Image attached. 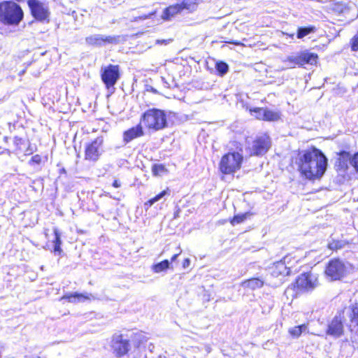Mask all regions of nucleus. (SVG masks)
<instances>
[{
  "label": "nucleus",
  "instance_id": "obj_1",
  "mask_svg": "<svg viewBox=\"0 0 358 358\" xmlns=\"http://www.w3.org/2000/svg\"><path fill=\"white\" fill-rule=\"evenodd\" d=\"M299 160V171L309 180L320 178L327 169V158L317 148L306 151Z\"/></svg>",
  "mask_w": 358,
  "mask_h": 358
},
{
  "label": "nucleus",
  "instance_id": "obj_2",
  "mask_svg": "<svg viewBox=\"0 0 358 358\" xmlns=\"http://www.w3.org/2000/svg\"><path fill=\"white\" fill-rule=\"evenodd\" d=\"M23 18V11L16 3H0V21L6 24H18Z\"/></svg>",
  "mask_w": 358,
  "mask_h": 358
},
{
  "label": "nucleus",
  "instance_id": "obj_3",
  "mask_svg": "<svg viewBox=\"0 0 358 358\" xmlns=\"http://www.w3.org/2000/svg\"><path fill=\"white\" fill-rule=\"evenodd\" d=\"M350 263L340 259H332L326 265L324 273L330 281L341 280L349 273Z\"/></svg>",
  "mask_w": 358,
  "mask_h": 358
},
{
  "label": "nucleus",
  "instance_id": "obj_4",
  "mask_svg": "<svg viewBox=\"0 0 358 358\" xmlns=\"http://www.w3.org/2000/svg\"><path fill=\"white\" fill-rule=\"evenodd\" d=\"M141 121L149 129L155 131L167 127L166 115L164 110L152 108L146 110L141 116Z\"/></svg>",
  "mask_w": 358,
  "mask_h": 358
},
{
  "label": "nucleus",
  "instance_id": "obj_5",
  "mask_svg": "<svg viewBox=\"0 0 358 358\" xmlns=\"http://www.w3.org/2000/svg\"><path fill=\"white\" fill-rule=\"evenodd\" d=\"M243 162V156L237 152L224 155L220 162V170L224 174H232L240 169Z\"/></svg>",
  "mask_w": 358,
  "mask_h": 358
},
{
  "label": "nucleus",
  "instance_id": "obj_6",
  "mask_svg": "<svg viewBox=\"0 0 358 358\" xmlns=\"http://www.w3.org/2000/svg\"><path fill=\"white\" fill-rule=\"evenodd\" d=\"M271 146L270 137L266 134L257 136L248 148L250 155L263 156Z\"/></svg>",
  "mask_w": 358,
  "mask_h": 358
},
{
  "label": "nucleus",
  "instance_id": "obj_7",
  "mask_svg": "<svg viewBox=\"0 0 358 358\" xmlns=\"http://www.w3.org/2000/svg\"><path fill=\"white\" fill-rule=\"evenodd\" d=\"M111 348L115 356L121 357L129 352L131 346L126 336L115 334L112 338Z\"/></svg>",
  "mask_w": 358,
  "mask_h": 358
},
{
  "label": "nucleus",
  "instance_id": "obj_8",
  "mask_svg": "<svg viewBox=\"0 0 358 358\" xmlns=\"http://www.w3.org/2000/svg\"><path fill=\"white\" fill-rule=\"evenodd\" d=\"M120 42V36H106L102 34L90 35L85 38V43L89 45L102 47L107 44L117 45Z\"/></svg>",
  "mask_w": 358,
  "mask_h": 358
},
{
  "label": "nucleus",
  "instance_id": "obj_9",
  "mask_svg": "<svg viewBox=\"0 0 358 358\" xmlns=\"http://www.w3.org/2000/svg\"><path fill=\"white\" fill-rule=\"evenodd\" d=\"M318 285L317 278L311 273L300 275L294 283V287L300 291H312Z\"/></svg>",
  "mask_w": 358,
  "mask_h": 358
},
{
  "label": "nucleus",
  "instance_id": "obj_10",
  "mask_svg": "<svg viewBox=\"0 0 358 358\" xmlns=\"http://www.w3.org/2000/svg\"><path fill=\"white\" fill-rule=\"evenodd\" d=\"M27 4L31 15L38 21H44L49 17L48 7L38 0H28Z\"/></svg>",
  "mask_w": 358,
  "mask_h": 358
},
{
  "label": "nucleus",
  "instance_id": "obj_11",
  "mask_svg": "<svg viewBox=\"0 0 358 358\" xmlns=\"http://www.w3.org/2000/svg\"><path fill=\"white\" fill-rule=\"evenodd\" d=\"M345 315H343V312L340 313L338 315H336L332 320L329 323L326 334L327 336L337 338L341 336L344 332V327L343 317Z\"/></svg>",
  "mask_w": 358,
  "mask_h": 358
},
{
  "label": "nucleus",
  "instance_id": "obj_12",
  "mask_svg": "<svg viewBox=\"0 0 358 358\" xmlns=\"http://www.w3.org/2000/svg\"><path fill=\"white\" fill-rule=\"evenodd\" d=\"M119 78V67L115 65L110 64L103 69L101 73L102 81L108 89L113 87Z\"/></svg>",
  "mask_w": 358,
  "mask_h": 358
},
{
  "label": "nucleus",
  "instance_id": "obj_13",
  "mask_svg": "<svg viewBox=\"0 0 358 358\" xmlns=\"http://www.w3.org/2000/svg\"><path fill=\"white\" fill-rule=\"evenodd\" d=\"M103 144L102 138L94 139L85 148V159L96 162L101 155V148Z\"/></svg>",
  "mask_w": 358,
  "mask_h": 358
},
{
  "label": "nucleus",
  "instance_id": "obj_14",
  "mask_svg": "<svg viewBox=\"0 0 358 358\" xmlns=\"http://www.w3.org/2000/svg\"><path fill=\"white\" fill-rule=\"evenodd\" d=\"M271 275L275 278L279 276H287L290 275L291 268L285 265V263L282 261H279L273 264V266L271 267Z\"/></svg>",
  "mask_w": 358,
  "mask_h": 358
},
{
  "label": "nucleus",
  "instance_id": "obj_15",
  "mask_svg": "<svg viewBox=\"0 0 358 358\" xmlns=\"http://www.w3.org/2000/svg\"><path fill=\"white\" fill-rule=\"evenodd\" d=\"M144 131L141 124H138L136 127H131L129 129L125 131L123 134L124 141L127 143L132 140L143 136Z\"/></svg>",
  "mask_w": 358,
  "mask_h": 358
},
{
  "label": "nucleus",
  "instance_id": "obj_16",
  "mask_svg": "<svg viewBox=\"0 0 358 358\" xmlns=\"http://www.w3.org/2000/svg\"><path fill=\"white\" fill-rule=\"evenodd\" d=\"M351 159L352 157L350 152L342 151L339 153V157L336 162V166H337L339 170L345 171L348 168V164H350Z\"/></svg>",
  "mask_w": 358,
  "mask_h": 358
},
{
  "label": "nucleus",
  "instance_id": "obj_17",
  "mask_svg": "<svg viewBox=\"0 0 358 358\" xmlns=\"http://www.w3.org/2000/svg\"><path fill=\"white\" fill-rule=\"evenodd\" d=\"M301 66L305 64H316L318 56L316 53L310 52L308 50L301 52Z\"/></svg>",
  "mask_w": 358,
  "mask_h": 358
},
{
  "label": "nucleus",
  "instance_id": "obj_18",
  "mask_svg": "<svg viewBox=\"0 0 358 358\" xmlns=\"http://www.w3.org/2000/svg\"><path fill=\"white\" fill-rule=\"evenodd\" d=\"M264 282L262 280L258 278H254L249 280H244L241 283L243 288H248L251 290L259 289L263 287Z\"/></svg>",
  "mask_w": 358,
  "mask_h": 358
},
{
  "label": "nucleus",
  "instance_id": "obj_19",
  "mask_svg": "<svg viewBox=\"0 0 358 358\" xmlns=\"http://www.w3.org/2000/svg\"><path fill=\"white\" fill-rule=\"evenodd\" d=\"M182 11L181 7L179 3L174 5H171L166 8L162 14V18L166 20H169L171 17L175 16L176 14L180 13Z\"/></svg>",
  "mask_w": 358,
  "mask_h": 358
},
{
  "label": "nucleus",
  "instance_id": "obj_20",
  "mask_svg": "<svg viewBox=\"0 0 358 358\" xmlns=\"http://www.w3.org/2000/svg\"><path fill=\"white\" fill-rule=\"evenodd\" d=\"M89 299L88 296L77 292L66 294L62 298V299H67L71 303L83 301L84 300Z\"/></svg>",
  "mask_w": 358,
  "mask_h": 358
},
{
  "label": "nucleus",
  "instance_id": "obj_21",
  "mask_svg": "<svg viewBox=\"0 0 358 358\" xmlns=\"http://www.w3.org/2000/svg\"><path fill=\"white\" fill-rule=\"evenodd\" d=\"M284 62L288 63L289 68H294L296 66H301V52L288 56Z\"/></svg>",
  "mask_w": 358,
  "mask_h": 358
},
{
  "label": "nucleus",
  "instance_id": "obj_22",
  "mask_svg": "<svg viewBox=\"0 0 358 358\" xmlns=\"http://www.w3.org/2000/svg\"><path fill=\"white\" fill-rule=\"evenodd\" d=\"M179 3L180 5L182 11L185 10L188 12H193L197 8L196 0H182Z\"/></svg>",
  "mask_w": 358,
  "mask_h": 358
},
{
  "label": "nucleus",
  "instance_id": "obj_23",
  "mask_svg": "<svg viewBox=\"0 0 358 358\" xmlns=\"http://www.w3.org/2000/svg\"><path fill=\"white\" fill-rule=\"evenodd\" d=\"M169 194V189H166L154 196L153 198L148 200L147 202L145 203L144 206L146 208H148L151 207L154 203L161 200L163 197H164L166 195Z\"/></svg>",
  "mask_w": 358,
  "mask_h": 358
},
{
  "label": "nucleus",
  "instance_id": "obj_24",
  "mask_svg": "<svg viewBox=\"0 0 358 358\" xmlns=\"http://www.w3.org/2000/svg\"><path fill=\"white\" fill-rule=\"evenodd\" d=\"M54 234H55V240L53 241L54 252L55 253L60 255L61 252H62V248H61V245H62L61 234L57 229H54Z\"/></svg>",
  "mask_w": 358,
  "mask_h": 358
},
{
  "label": "nucleus",
  "instance_id": "obj_25",
  "mask_svg": "<svg viewBox=\"0 0 358 358\" xmlns=\"http://www.w3.org/2000/svg\"><path fill=\"white\" fill-rule=\"evenodd\" d=\"M347 244L345 240H332L328 243V248L331 250H338L343 248Z\"/></svg>",
  "mask_w": 358,
  "mask_h": 358
},
{
  "label": "nucleus",
  "instance_id": "obj_26",
  "mask_svg": "<svg viewBox=\"0 0 358 358\" xmlns=\"http://www.w3.org/2000/svg\"><path fill=\"white\" fill-rule=\"evenodd\" d=\"M315 31V27L313 26L299 27L297 30L296 37L301 39L309 34L313 33Z\"/></svg>",
  "mask_w": 358,
  "mask_h": 358
},
{
  "label": "nucleus",
  "instance_id": "obj_27",
  "mask_svg": "<svg viewBox=\"0 0 358 358\" xmlns=\"http://www.w3.org/2000/svg\"><path fill=\"white\" fill-rule=\"evenodd\" d=\"M169 266H170V262L169 260L166 259L159 263L154 264L152 266V270L155 273H160V272L169 268Z\"/></svg>",
  "mask_w": 358,
  "mask_h": 358
},
{
  "label": "nucleus",
  "instance_id": "obj_28",
  "mask_svg": "<svg viewBox=\"0 0 358 358\" xmlns=\"http://www.w3.org/2000/svg\"><path fill=\"white\" fill-rule=\"evenodd\" d=\"M280 113L266 108L264 120L276 121L280 119Z\"/></svg>",
  "mask_w": 358,
  "mask_h": 358
},
{
  "label": "nucleus",
  "instance_id": "obj_29",
  "mask_svg": "<svg viewBox=\"0 0 358 358\" xmlns=\"http://www.w3.org/2000/svg\"><path fill=\"white\" fill-rule=\"evenodd\" d=\"M251 214L250 213L236 215L231 220V223L232 225H236L242 223Z\"/></svg>",
  "mask_w": 358,
  "mask_h": 358
},
{
  "label": "nucleus",
  "instance_id": "obj_30",
  "mask_svg": "<svg viewBox=\"0 0 358 358\" xmlns=\"http://www.w3.org/2000/svg\"><path fill=\"white\" fill-rule=\"evenodd\" d=\"M308 327L306 324H302L289 329V332L292 336L299 337L303 332L306 331Z\"/></svg>",
  "mask_w": 358,
  "mask_h": 358
},
{
  "label": "nucleus",
  "instance_id": "obj_31",
  "mask_svg": "<svg viewBox=\"0 0 358 358\" xmlns=\"http://www.w3.org/2000/svg\"><path fill=\"white\" fill-rule=\"evenodd\" d=\"M216 70L217 71L220 76H223L229 71V66L224 62H219L215 65Z\"/></svg>",
  "mask_w": 358,
  "mask_h": 358
},
{
  "label": "nucleus",
  "instance_id": "obj_32",
  "mask_svg": "<svg viewBox=\"0 0 358 358\" xmlns=\"http://www.w3.org/2000/svg\"><path fill=\"white\" fill-rule=\"evenodd\" d=\"M266 108H254L250 109V112L254 115L256 118L264 120Z\"/></svg>",
  "mask_w": 358,
  "mask_h": 358
},
{
  "label": "nucleus",
  "instance_id": "obj_33",
  "mask_svg": "<svg viewBox=\"0 0 358 358\" xmlns=\"http://www.w3.org/2000/svg\"><path fill=\"white\" fill-rule=\"evenodd\" d=\"M166 171V169L162 164H154L152 167V174L156 176H162Z\"/></svg>",
  "mask_w": 358,
  "mask_h": 358
},
{
  "label": "nucleus",
  "instance_id": "obj_34",
  "mask_svg": "<svg viewBox=\"0 0 358 358\" xmlns=\"http://www.w3.org/2000/svg\"><path fill=\"white\" fill-rule=\"evenodd\" d=\"M351 49L353 51H358V34L351 39Z\"/></svg>",
  "mask_w": 358,
  "mask_h": 358
},
{
  "label": "nucleus",
  "instance_id": "obj_35",
  "mask_svg": "<svg viewBox=\"0 0 358 358\" xmlns=\"http://www.w3.org/2000/svg\"><path fill=\"white\" fill-rule=\"evenodd\" d=\"M350 165H352L357 172H358V153L355 154L350 159Z\"/></svg>",
  "mask_w": 358,
  "mask_h": 358
},
{
  "label": "nucleus",
  "instance_id": "obj_36",
  "mask_svg": "<svg viewBox=\"0 0 358 358\" xmlns=\"http://www.w3.org/2000/svg\"><path fill=\"white\" fill-rule=\"evenodd\" d=\"M41 162V157L39 155H36L31 157L29 161V164H39Z\"/></svg>",
  "mask_w": 358,
  "mask_h": 358
},
{
  "label": "nucleus",
  "instance_id": "obj_37",
  "mask_svg": "<svg viewBox=\"0 0 358 358\" xmlns=\"http://www.w3.org/2000/svg\"><path fill=\"white\" fill-rule=\"evenodd\" d=\"M22 138L18 136H15L13 138V143L17 149H20V145L22 143Z\"/></svg>",
  "mask_w": 358,
  "mask_h": 358
},
{
  "label": "nucleus",
  "instance_id": "obj_38",
  "mask_svg": "<svg viewBox=\"0 0 358 358\" xmlns=\"http://www.w3.org/2000/svg\"><path fill=\"white\" fill-rule=\"evenodd\" d=\"M172 41V39H158L156 40L155 43L160 45H166Z\"/></svg>",
  "mask_w": 358,
  "mask_h": 358
},
{
  "label": "nucleus",
  "instance_id": "obj_39",
  "mask_svg": "<svg viewBox=\"0 0 358 358\" xmlns=\"http://www.w3.org/2000/svg\"><path fill=\"white\" fill-rule=\"evenodd\" d=\"M190 259H188V258H186L184 261H183V263H182V267L183 268H187L190 265Z\"/></svg>",
  "mask_w": 358,
  "mask_h": 358
},
{
  "label": "nucleus",
  "instance_id": "obj_40",
  "mask_svg": "<svg viewBox=\"0 0 358 358\" xmlns=\"http://www.w3.org/2000/svg\"><path fill=\"white\" fill-rule=\"evenodd\" d=\"M34 152V149L29 145L25 151L26 155H31Z\"/></svg>",
  "mask_w": 358,
  "mask_h": 358
},
{
  "label": "nucleus",
  "instance_id": "obj_41",
  "mask_svg": "<svg viewBox=\"0 0 358 358\" xmlns=\"http://www.w3.org/2000/svg\"><path fill=\"white\" fill-rule=\"evenodd\" d=\"M152 15H153V13H150L148 15H143L138 16V17L140 20H145V19L150 17Z\"/></svg>",
  "mask_w": 358,
  "mask_h": 358
},
{
  "label": "nucleus",
  "instance_id": "obj_42",
  "mask_svg": "<svg viewBox=\"0 0 358 358\" xmlns=\"http://www.w3.org/2000/svg\"><path fill=\"white\" fill-rule=\"evenodd\" d=\"M113 186L115 188H118L121 186V183L118 180H115L113 182Z\"/></svg>",
  "mask_w": 358,
  "mask_h": 358
},
{
  "label": "nucleus",
  "instance_id": "obj_43",
  "mask_svg": "<svg viewBox=\"0 0 358 358\" xmlns=\"http://www.w3.org/2000/svg\"><path fill=\"white\" fill-rule=\"evenodd\" d=\"M178 255H179V254H176V255H173V257L171 259V262H174L176 260Z\"/></svg>",
  "mask_w": 358,
  "mask_h": 358
},
{
  "label": "nucleus",
  "instance_id": "obj_44",
  "mask_svg": "<svg viewBox=\"0 0 358 358\" xmlns=\"http://www.w3.org/2000/svg\"><path fill=\"white\" fill-rule=\"evenodd\" d=\"M179 211H180V210L178 209V210H176V212H175V213H174V218H176V217H178L179 216L178 215Z\"/></svg>",
  "mask_w": 358,
  "mask_h": 358
},
{
  "label": "nucleus",
  "instance_id": "obj_45",
  "mask_svg": "<svg viewBox=\"0 0 358 358\" xmlns=\"http://www.w3.org/2000/svg\"><path fill=\"white\" fill-rule=\"evenodd\" d=\"M2 153H6V154H8V155H10V150H8V149H5V150L3 151V152H2Z\"/></svg>",
  "mask_w": 358,
  "mask_h": 358
},
{
  "label": "nucleus",
  "instance_id": "obj_46",
  "mask_svg": "<svg viewBox=\"0 0 358 358\" xmlns=\"http://www.w3.org/2000/svg\"><path fill=\"white\" fill-rule=\"evenodd\" d=\"M8 137L5 136V137H4V141H5L6 142H7V141H8Z\"/></svg>",
  "mask_w": 358,
  "mask_h": 358
},
{
  "label": "nucleus",
  "instance_id": "obj_47",
  "mask_svg": "<svg viewBox=\"0 0 358 358\" xmlns=\"http://www.w3.org/2000/svg\"><path fill=\"white\" fill-rule=\"evenodd\" d=\"M158 358H166L165 357H162V356H159Z\"/></svg>",
  "mask_w": 358,
  "mask_h": 358
},
{
  "label": "nucleus",
  "instance_id": "obj_48",
  "mask_svg": "<svg viewBox=\"0 0 358 358\" xmlns=\"http://www.w3.org/2000/svg\"><path fill=\"white\" fill-rule=\"evenodd\" d=\"M37 358H40V357H37Z\"/></svg>",
  "mask_w": 358,
  "mask_h": 358
}]
</instances>
